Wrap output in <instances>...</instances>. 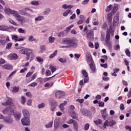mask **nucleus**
I'll return each mask as SVG.
<instances>
[{
    "instance_id": "nucleus-1",
    "label": "nucleus",
    "mask_w": 131,
    "mask_h": 131,
    "mask_svg": "<svg viewBox=\"0 0 131 131\" xmlns=\"http://www.w3.org/2000/svg\"><path fill=\"white\" fill-rule=\"evenodd\" d=\"M62 42L64 45H68V46H62L61 47L62 49H71L77 47V42L70 38L62 39Z\"/></svg>"
},
{
    "instance_id": "nucleus-2",
    "label": "nucleus",
    "mask_w": 131,
    "mask_h": 131,
    "mask_svg": "<svg viewBox=\"0 0 131 131\" xmlns=\"http://www.w3.org/2000/svg\"><path fill=\"white\" fill-rule=\"evenodd\" d=\"M20 54H23V55H26L27 57L26 58V60L28 61L30 59V62H31L33 60V57L34 55H33V50L32 49H29L27 48L19 50Z\"/></svg>"
},
{
    "instance_id": "nucleus-3",
    "label": "nucleus",
    "mask_w": 131,
    "mask_h": 131,
    "mask_svg": "<svg viewBox=\"0 0 131 131\" xmlns=\"http://www.w3.org/2000/svg\"><path fill=\"white\" fill-rule=\"evenodd\" d=\"M106 30L105 42H109L110 41V34L111 35L114 34V31H115V30L114 27H113V26L111 25L110 26L109 29H107Z\"/></svg>"
},
{
    "instance_id": "nucleus-4",
    "label": "nucleus",
    "mask_w": 131,
    "mask_h": 131,
    "mask_svg": "<svg viewBox=\"0 0 131 131\" xmlns=\"http://www.w3.org/2000/svg\"><path fill=\"white\" fill-rule=\"evenodd\" d=\"M50 105L51 110L52 112H54L55 110H56V108H57V106H58V102L55 100V99H50Z\"/></svg>"
},
{
    "instance_id": "nucleus-5",
    "label": "nucleus",
    "mask_w": 131,
    "mask_h": 131,
    "mask_svg": "<svg viewBox=\"0 0 131 131\" xmlns=\"http://www.w3.org/2000/svg\"><path fill=\"white\" fill-rule=\"evenodd\" d=\"M14 16L15 19H16L21 25H23L26 22L25 21V18L20 15H19L17 12L15 14Z\"/></svg>"
},
{
    "instance_id": "nucleus-6",
    "label": "nucleus",
    "mask_w": 131,
    "mask_h": 131,
    "mask_svg": "<svg viewBox=\"0 0 131 131\" xmlns=\"http://www.w3.org/2000/svg\"><path fill=\"white\" fill-rule=\"evenodd\" d=\"M116 124V122L113 120L111 121H108V120L105 121L103 127L104 128H106V126H113V125H115Z\"/></svg>"
},
{
    "instance_id": "nucleus-7",
    "label": "nucleus",
    "mask_w": 131,
    "mask_h": 131,
    "mask_svg": "<svg viewBox=\"0 0 131 131\" xmlns=\"http://www.w3.org/2000/svg\"><path fill=\"white\" fill-rule=\"evenodd\" d=\"M3 114H8V115H13L14 114V110L11 107H6L4 110L3 111Z\"/></svg>"
},
{
    "instance_id": "nucleus-8",
    "label": "nucleus",
    "mask_w": 131,
    "mask_h": 131,
    "mask_svg": "<svg viewBox=\"0 0 131 131\" xmlns=\"http://www.w3.org/2000/svg\"><path fill=\"white\" fill-rule=\"evenodd\" d=\"M30 118H23L21 120L23 125L28 126L30 125Z\"/></svg>"
},
{
    "instance_id": "nucleus-9",
    "label": "nucleus",
    "mask_w": 131,
    "mask_h": 131,
    "mask_svg": "<svg viewBox=\"0 0 131 131\" xmlns=\"http://www.w3.org/2000/svg\"><path fill=\"white\" fill-rule=\"evenodd\" d=\"M80 113L82 115L84 116H92V112L90 110H85L84 108H81L80 110Z\"/></svg>"
},
{
    "instance_id": "nucleus-10",
    "label": "nucleus",
    "mask_w": 131,
    "mask_h": 131,
    "mask_svg": "<svg viewBox=\"0 0 131 131\" xmlns=\"http://www.w3.org/2000/svg\"><path fill=\"white\" fill-rule=\"evenodd\" d=\"M86 34V36L89 40H93V39H94V30H87Z\"/></svg>"
},
{
    "instance_id": "nucleus-11",
    "label": "nucleus",
    "mask_w": 131,
    "mask_h": 131,
    "mask_svg": "<svg viewBox=\"0 0 131 131\" xmlns=\"http://www.w3.org/2000/svg\"><path fill=\"white\" fill-rule=\"evenodd\" d=\"M64 96H65V92L63 91H58L55 93V97L57 99H62Z\"/></svg>"
},
{
    "instance_id": "nucleus-12",
    "label": "nucleus",
    "mask_w": 131,
    "mask_h": 131,
    "mask_svg": "<svg viewBox=\"0 0 131 131\" xmlns=\"http://www.w3.org/2000/svg\"><path fill=\"white\" fill-rule=\"evenodd\" d=\"M4 12L6 14H11L12 15H14V16H15V14L17 13V12H16L15 10H13L8 7H5V8L4 9Z\"/></svg>"
},
{
    "instance_id": "nucleus-13",
    "label": "nucleus",
    "mask_w": 131,
    "mask_h": 131,
    "mask_svg": "<svg viewBox=\"0 0 131 131\" xmlns=\"http://www.w3.org/2000/svg\"><path fill=\"white\" fill-rule=\"evenodd\" d=\"M14 121V119L10 116L5 117L4 118V122L8 123L9 124H12Z\"/></svg>"
},
{
    "instance_id": "nucleus-14",
    "label": "nucleus",
    "mask_w": 131,
    "mask_h": 131,
    "mask_svg": "<svg viewBox=\"0 0 131 131\" xmlns=\"http://www.w3.org/2000/svg\"><path fill=\"white\" fill-rule=\"evenodd\" d=\"M69 115L73 118V119H75L76 120H78V114L77 113L74 112V111H72L69 112Z\"/></svg>"
},
{
    "instance_id": "nucleus-15",
    "label": "nucleus",
    "mask_w": 131,
    "mask_h": 131,
    "mask_svg": "<svg viewBox=\"0 0 131 131\" xmlns=\"http://www.w3.org/2000/svg\"><path fill=\"white\" fill-rule=\"evenodd\" d=\"M2 105L3 106H12V105H13V100H12V98H9L6 102L2 103Z\"/></svg>"
},
{
    "instance_id": "nucleus-16",
    "label": "nucleus",
    "mask_w": 131,
    "mask_h": 131,
    "mask_svg": "<svg viewBox=\"0 0 131 131\" xmlns=\"http://www.w3.org/2000/svg\"><path fill=\"white\" fill-rule=\"evenodd\" d=\"M89 66L92 73H96V72H97V68H96V65L94 62L90 63L89 64Z\"/></svg>"
},
{
    "instance_id": "nucleus-17",
    "label": "nucleus",
    "mask_w": 131,
    "mask_h": 131,
    "mask_svg": "<svg viewBox=\"0 0 131 131\" xmlns=\"http://www.w3.org/2000/svg\"><path fill=\"white\" fill-rule=\"evenodd\" d=\"M106 110H107V109L104 108V110H102L101 111V116L102 118H103L104 120H106V118H107V117L108 116V114H107V112H106Z\"/></svg>"
},
{
    "instance_id": "nucleus-18",
    "label": "nucleus",
    "mask_w": 131,
    "mask_h": 131,
    "mask_svg": "<svg viewBox=\"0 0 131 131\" xmlns=\"http://www.w3.org/2000/svg\"><path fill=\"white\" fill-rule=\"evenodd\" d=\"M22 112L24 118H30V114L27 110H23Z\"/></svg>"
},
{
    "instance_id": "nucleus-19",
    "label": "nucleus",
    "mask_w": 131,
    "mask_h": 131,
    "mask_svg": "<svg viewBox=\"0 0 131 131\" xmlns=\"http://www.w3.org/2000/svg\"><path fill=\"white\" fill-rule=\"evenodd\" d=\"M2 67L3 69H7V70H12L13 69V66L9 63L4 64Z\"/></svg>"
},
{
    "instance_id": "nucleus-20",
    "label": "nucleus",
    "mask_w": 131,
    "mask_h": 131,
    "mask_svg": "<svg viewBox=\"0 0 131 131\" xmlns=\"http://www.w3.org/2000/svg\"><path fill=\"white\" fill-rule=\"evenodd\" d=\"M60 124V120L59 119H55L54 120V129H57L59 127Z\"/></svg>"
},
{
    "instance_id": "nucleus-21",
    "label": "nucleus",
    "mask_w": 131,
    "mask_h": 131,
    "mask_svg": "<svg viewBox=\"0 0 131 131\" xmlns=\"http://www.w3.org/2000/svg\"><path fill=\"white\" fill-rule=\"evenodd\" d=\"M69 14H70V15H72V14H73V12L71 11V10L68 9L63 13V16L64 17H67V16H68Z\"/></svg>"
},
{
    "instance_id": "nucleus-22",
    "label": "nucleus",
    "mask_w": 131,
    "mask_h": 131,
    "mask_svg": "<svg viewBox=\"0 0 131 131\" xmlns=\"http://www.w3.org/2000/svg\"><path fill=\"white\" fill-rule=\"evenodd\" d=\"M10 60H16L18 59V55L16 54L13 53L9 55Z\"/></svg>"
},
{
    "instance_id": "nucleus-23",
    "label": "nucleus",
    "mask_w": 131,
    "mask_h": 131,
    "mask_svg": "<svg viewBox=\"0 0 131 131\" xmlns=\"http://www.w3.org/2000/svg\"><path fill=\"white\" fill-rule=\"evenodd\" d=\"M8 41H10V38H9V36L7 37V39L5 40H0V45H2V46H5Z\"/></svg>"
},
{
    "instance_id": "nucleus-24",
    "label": "nucleus",
    "mask_w": 131,
    "mask_h": 131,
    "mask_svg": "<svg viewBox=\"0 0 131 131\" xmlns=\"http://www.w3.org/2000/svg\"><path fill=\"white\" fill-rule=\"evenodd\" d=\"M86 58L88 59L89 62H91V63H94V60H93V57H92L91 53H87Z\"/></svg>"
},
{
    "instance_id": "nucleus-25",
    "label": "nucleus",
    "mask_w": 131,
    "mask_h": 131,
    "mask_svg": "<svg viewBox=\"0 0 131 131\" xmlns=\"http://www.w3.org/2000/svg\"><path fill=\"white\" fill-rule=\"evenodd\" d=\"M66 104H67V101H64L63 103H62L59 105L60 110L62 112H63V111H64V106H65V105H66Z\"/></svg>"
},
{
    "instance_id": "nucleus-26",
    "label": "nucleus",
    "mask_w": 131,
    "mask_h": 131,
    "mask_svg": "<svg viewBox=\"0 0 131 131\" xmlns=\"http://www.w3.org/2000/svg\"><path fill=\"white\" fill-rule=\"evenodd\" d=\"M14 114V118L16 119V120H19L20 118H21V113H16Z\"/></svg>"
},
{
    "instance_id": "nucleus-27",
    "label": "nucleus",
    "mask_w": 131,
    "mask_h": 131,
    "mask_svg": "<svg viewBox=\"0 0 131 131\" xmlns=\"http://www.w3.org/2000/svg\"><path fill=\"white\" fill-rule=\"evenodd\" d=\"M19 14H20V15H24V16H30V14L27 13V12H26V11L24 10H21L20 11H19Z\"/></svg>"
},
{
    "instance_id": "nucleus-28",
    "label": "nucleus",
    "mask_w": 131,
    "mask_h": 131,
    "mask_svg": "<svg viewBox=\"0 0 131 131\" xmlns=\"http://www.w3.org/2000/svg\"><path fill=\"white\" fill-rule=\"evenodd\" d=\"M114 20L113 22V26H116L117 25V21H118L119 18H118V16H116L114 17Z\"/></svg>"
},
{
    "instance_id": "nucleus-29",
    "label": "nucleus",
    "mask_w": 131,
    "mask_h": 131,
    "mask_svg": "<svg viewBox=\"0 0 131 131\" xmlns=\"http://www.w3.org/2000/svg\"><path fill=\"white\" fill-rule=\"evenodd\" d=\"M50 69L51 71L52 74H53V73H54V72H55V71H57V68L56 67H54V66L50 65Z\"/></svg>"
},
{
    "instance_id": "nucleus-30",
    "label": "nucleus",
    "mask_w": 131,
    "mask_h": 131,
    "mask_svg": "<svg viewBox=\"0 0 131 131\" xmlns=\"http://www.w3.org/2000/svg\"><path fill=\"white\" fill-rule=\"evenodd\" d=\"M46 49H47V47L45 45H41L40 46V50L39 51V53H43V52L46 51Z\"/></svg>"
},
{
    "instance_id": "nucleus-31",
    "label": "nucleus",
    "mask_w": 131,
    "mask_h": 131,
    "mask_svg": "<svg viewBox=\"0 0 131 131\" xmlns=\"http://www.w3.org/2000/svg\"><path fill=\"white\" fill-rule=\"evenodd\" d=\"M9 29V27L7 26H0V30L6 31Z\"/></svg>"
},
{
    "instance_id": "nucleus-32",
    "label": "nucleus",
    "mask_w": 131,
    "mask_h": 131,
    "mask_svg": "<svg viewBox=\"0 0 131 131\" xmlns=\"http://www.w3.org/2000/svg\"><path fill=\"white\" fill-rule=\"evenodd\" d=\"M112 9H113V6L112 5H110L106 7L105 11L106 13H109V12L112 10Z\"/></svg>"
},
{
    "instance_id": "nucleus-33",
    "label": "nucleus",
    "mask_w": 131,
    "mask_h": 131,
    "mask_svg": "<svg viewBox=\"0 0 131 131\" xmlns=\"http://www.w3.org/2000/svg\"><path fill=\"white\" fill-rule=\"evenodd\" d=\"M117 5H114L113 9L112 10V13L113 14V15H114V14H115V13H116V11H117Z\"/></svg>"
},
{
    "instance_id": "nucleus-34",
    "label": "nucleus",
    "mask_w": 131,
    "mask_h": 131,
    "mask_svg": "<svg viewBox=\"0 0 131 131\" xmlns=\"http://www.w3.org/2000/svg\"><path fill=\"white\" fill-rule=\"evenodd\" d=\"M20 103L22 104V105H24L25 104V102H26V98L25 97L22 96L20 97Z\"/></svg>"
},
{
    "instance_id": "nucleus-35",
    "label": "nucleus",
    "mask_w": 131,
    "mask_h": 131,
    "mask_svg": "<svg viewBox=\"0 0 131 131\" xmlns=\"http://www.w3.org/2000/svg\"><path fill=\"white\" fill-rule=\"evenodd\" d=\"M73 127L75 131H78V123L77 122L74 123Z\"/></svg>"
},
{
    "instance_id": "nucleus-36",
    "label": "nucleus",
    "mask_w": 131,
    "mask_h": 131,
    "mask_svg": "<svg viewBox=\"0 0 131 131\" xmlns=\"http://www.w3.org/2000/svg\"><path fill=\"white\" fill-rule=\"evenodd\" d=\"M19 87L16 86H13V90H12V92L17 93H18V92H19Z\"/></svg>"
},
{
    "instance_id": "nucleus-37",
    "label": "nucleus",
    "mask_w": 131,
    "mask_h": 131,
    "mask_svg": "<svg viewBox=\"0 0 131 131\" xmlns=\"http://www.w3.org/2000/svg\"><path fill=\"white\" fill-rule=\"evenodd\" d=\"M113 14L112 13H108L107 15V19L108 20V22H112V15Z\"/></svg>"
},
{
    "instance_id": "nucleus-38",
    "label": "nucleus",
    "mask_w": 131,
    "mask_h": 131,
    "mask_svg": "<svg viewBox=\"0 0 131 131\" xmlns=\"http://www.w3.org/2000/svg\"><path fill=\"white\" fill-rule=\"evenodd\" d=\"M28 40H29V41L32 42V41H35V40H36V39H35V38H34V37H33V35H30L29 36Z\"/></svg>"
},
{
    "instance_id": "nucleus-39",
    "label": "nucleus",
    "mask_w": 131,
    "mask_h": 131,
    "mask_svg": "<svg viewBox=\"0 0 131 131\" xmlns=\"http://www.w3.org/2000/svg\"><path fill=\"white\" fill-rule=\"evenodd\" d=\"M41 20H43V16L40 15L35 18V21H41Z\"/></svg>"
},
{
    "instance_id": "nucleus-40",
    "label": "nucleus",
    "mask_w": 131,
    "mask_h": 131,
    "mask_svg": "<svg viewBox=\"0 0 131 131\" xmlns=\"http://www.w3.org/2000/svg\"><path fill=\"white\" fill-rule=\"evenodd\" d=\"M46 104L44 103H41L37 105L38 109H41V108H45Z\"/></svg>"
},
{
    "instance_id": "nucleus-41",
    "label": "nucleus",
    "mask_w": 131,
    "mask_h": 131,
    "mask_svg": "<svg viewBox=\"0 0 131 131\" xmlns=\"http://www.w3.org/2000/svg\"><path fill=\"white\" fill-rule=\"evenodd\" d=\"M12 45L13 43H12V42H9L8 43H7L6 47V50H10V49H11V48L12 47Z\"/></svg>"
},
{
    "instance_id": "nucleus-42",
    "label": "nucleus",
    "mask_w": 131,
    "mask_h": 131,
    "mask_svg": "<svg viewBox=\"0 0 131 131\" xmlns=\"http://www.w3.org/2000/svg\"><path fill=\"white\" fill-rule=\"evenodd\" d=\"M11 38L13 40H15V41H18V36L15 35H12Z\"/></svg>"
},
{
    "instance_id": "nucleus-43",
    "label": "nucleus",
    "mask_w": 131,
    "mask_h": 131,
    "mask_svg": "<svg viewBox=\"0 0 131 131\" xmlns=\"http://www.w3.org/2000/svg\"><path fill=\"white\" fill-rule=\"evenodd\" d=\"M58 53V51L57 50H55L54 51V52L51 54L50 56V59H53V58H54V57H55V56H56V55H57V53Z\"/></svg>"
},
{
    "instance_id": "nucleus-44",
    "label": "nucleus",
    "mask_w": 131,
    "mask_h": 131,
    "mask_svg": "<svg viewBox=\"0 0 131 131\" xmlns=\"http://www.w3.org/2000/svg\"><path fill=\"white\" fill-rule=\"evenodd\" d=\"M36 85H37V83L35 82H33L32 83H31V84L28 85V86H32V88H35V86H36Z\"/></svg>"
},
{
    "instance_id": "nucleus-45",
    "label": "nucleus",
    "mask_w": 131,
    "mask_h": 131,
    "mask_svg": "<svg viewBox=\"0 0 131 131\" xmlns=\"http://www.w3.org/2000/svg\"><path fill=\"white\" fill-rule=\"evenodd\" d=\"M59 62H60V63H67V60L66 59H64L63 58H60L59 59Z\"/></svg>"
},
{
    "instance_id": "nucleus-46",
    "label": "nucleus",
    "mask_w": 131,
    "mask_h": 131,
    "mask_svg": "<svg viewBox=\"0 0 131 131\" xmlns=\"http://www.w3.org/2000/svg\"><path fill=\"white\" fill-rule=\"evenodd\" d=\"M74 27V25H71V26H70L66 28L65 31H69L70 30V29H71V28H72Z\"/></svg>"
},
{
    "instance_id": "nucleus-47",
    "label": "nucleus",
    "mask_w": 131,
    "mask_h": 131,
    "mask_svg": "<svg viewBox=\"0 0 131 131\" xmlns=\"http://www.w3.org/2000/svg\"><path fill=\"white\" fill-rule=\"evenodd\" d=\"M89 128H90V124L87 123L85 125L84 129V130H89Z\"/></svg>"
},
{
    "instance_id": "nucleus-48",
    "label": "nucleus",
    "mask_w": 131,
    "mask_h": 131,
    "mask_svg": "<svg viewBox=\"0 0 131 131\" xmlns=\"http://www.w3.org/2000/svg\"><path fill=\"white\" fill-rule=\"evenodd\" d=\"M37 81H38L39 82V83H43V78L40 77V78H38L37 79Z\"/></svg>"
},
{
    "instance_id": "nucleus-49",
    "label": "nucleus",
    "mask_w": 131,
    "mask_h": 131,
    "mask_svg": "<svg viewBox=\"0 0 131 131\" xmlns=\"http://www.w3.org/2000/svg\"><path fill=\"white\" fill-rule=\"evenodd\" d=\"M98 104L99 107H104V106H105V103L103 101H99Z\"/></svg>"
},
{
    "instance_id": "nucleus-50",
    "label": "nucleus",
    "mask_w": 131,
    "mask_h": 131,
    "mask_svg": "<svg viewBox=\"0 0 131 131\" xmlns=\"http://www.w3.org/2000/svg\"><path fill=\"white\" fill-rule=\"evenodd\" d=\"M107 46L109 48L110 50H112V45L111 44V42H106Z\"/></svg>"
},
{
    "instance_id": "nucleus-51",
    "label": "nucleus",
    "mask_w": 131,
    "mask_h": 131,
    "mask_svg": "<svg viewBox=\"0 0 131 131\" xmlns=\"http://www.w3.org/2000/svg\"><path fill=\"white\" fill-rule=\"evenodd\" d=\"M25 39H26V37L25 36H23L21 38H18L17 41H23L25 40Z\"/></svg>"
},
{
    "instance_id": "nucleus-52",
    "label": "nucleus",
    "mask_w": 131,
    "mask_h": 131,
    "mask_svg": "<svg viewBox=\"0 0 131 131\" xmlns=\"http://www.w3.org/2000/svg\"><path fill=\"white\" fill-rule=\"evenodd\" d=\"M31 4L33 5V6H38V1H32Z\"/></svg>"
},
{
    "instance_id": "nucleus-53",
    "label": "nucleus",
    "mask_w": 131,
    "mask_h": 131,
    "mask_svg": "<svg viewBox=\"0 0 131 131\" xmlns=\"http://www.w3.org/2000/svg\"><path fill=\"white\" fill-rule=\"evenodd\" d=\"M125 53L126 56H127L128 57H130V51H129L128 49H126L125 50Z\"/></svg>"
},
{
    "instance_id": "nucleus-54",
    "label": "nucleus",
    "mask_w": 131,
    "mask_h": 131,
    "mask_svg": "<svg viewBox=\"0 0 131 131\" xmlns=\"http://www.w3.org/2000/svg\"><path fill=\"white\" fill-rule=\"evenodd\" d=\"M82 73L84 77L89 76V75H88V73L86 72V71H85V70L82 71Z\"/></svg>"
},
{
    "instance_id": "nucleus-55",
    "label": "nucleus",
    "mask_w": 131,
    "mask_h": 131,
    "mask_svg": "<svg viewBox=\"0 0 131 131\" xmlns=\"http://www.w3.org/2000/svg\"><path fill=\"white\" fill-rule=\"evenodd\" d=\"M5 63H6V60H5V59H4L3 58H1V59H0V66H1V65H3V64H5Z\"/></svg>"
},
{
    "instance_id": "nucleus-56",
    "label": "nucleus",
    "mask_w": 131,
    "mask_h": 131,
    "mask_svg": "<svg viewBox=\"0 0 131 131\" xmlns=\"http://www.w3.org/2000/svg\"><path fill=\"white\" fill-rule=\"evenodd\" d=\"M32 74H33V72H29L27 74L26 77H30Z\"/></svg>"
},
{
    "instance_id": "nucleus-57",
    "label": "nucleus",
    "mask_w": 131,
    "mask_h": 131,
    "mask_svg": "<svg viewBox=\"0 0 131 131\" xmlns=\"http://www.w3.org/2000/svg\"><path fill=\"white\" fill-rule=\"evenodd\" d=\"M18 32L19 33H25V31L22 28H19L18 29Z\"/></svg>"
},
{
    "instance_id": "nucleus-58",
    "label": "nucleus",
    "mask_w": 131,
    "mask_h": 131,
    "mask_svg": "<svg viewBox=\"0 0 131 131\" xmlns=\"http://www.w3.org/2000/svg\"><path fill=\"white\" fill-rule=\"evenodd\" d=\"M55 40V37H53L52 36H50V42L52 43V42H54Z\"/></svg>"
},
{
    "instance_id": "nucleus-59",
    "label": "nucleus",
    "mask_w": 131,
    "mask_h": 131,
    "mask_svg": "<svg viewBox=\"0 0 131 131\" xmlns=\"http://www.w3.org/2000/svg\"><path fill=\"white\" fill-rule=\"evenodd\" d=\"M5 39H7V37H5L4 35H0V40H5Z\"/></svg>"
},
{
    "instance_id": "nucleus-60",
    "label": "nucleus",
    "mask_w": 131,
    "mask_h": 131,
    "mask_svg": "<svg viewBox=\"0 0 131 131\" xmlns=\"http://www.w3.org/2000/svg\"><path fill=\"white\" fill-rule=\"evenodd\" d=\"M89 2H90V0H84L82 2L81 4L82 5H86L89 4Z\"/></svg>"
},
{
    "instance_id": "nucleus-61",
    "label": "nucleus",
    "mask_w": 131,
    "mask_h": 131,
    "mask_svg": "<svg viewBox=\"0 0 131 131\" xmlns=\"http://www.w3.org/2000/svg\"><path fill=\"white\" fill-rule=\"evenodd\" d=\"M75 122H77L76 121H75V120H73V119H71L69 122L68 123L69 124H72V123H73V124H74Z\"/></svg>"
},
{
    "instance_id": "nucleus-62",
    "label": "nucleus",
    "mask_w": 131,
    "mask_h": 131,
    "mask_svg": "<svg viewBox=\"0 0 131 131\" xmlns=\"http://www.w3.org/2000/svg\"><path fill=\"white\" fill-rule=\"evenodd\" d=\"M77 102H79V103H80V104H82L83 102H84V99H78L76 100Z\"/></svg>"
},
{
    "instance_id": "nucleus-63",
    "label": "nucleus",
    "mask_w": 131,
    "mask_h": 131,
    "mask_svg": "<svg viewBox=\"0 0 131 131\" xmlns=\"http://www.w3.org/2000/svg\"><path fill=\"white\" fill-rule=\"evenodd\" d=\"M84 22V19H80L78 20V21L77 22V24L78 25H80V24H82V23H83Z\"/></svg>"
},
{
    "instance_id": "nucleus-64",
    "label": "nucleus",
    "mask_w": 131,
    "mask_h": 131,
    "mask_svg": "<svg viewBox=\"0 0 131 131\" xmlns=\"http://www.w3.org/2000/svg\"><path fill=\"white\" fill-rule=\"evenodd\" d=\"M27 70V68H24V69H23L20 70V73H24Z\"/></svg>"
}]
</instances>
